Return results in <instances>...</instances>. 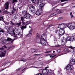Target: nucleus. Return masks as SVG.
Here are the masks:
<instances>
[{
    "label": "nucleus",
    "mask_w": 75,
    "mask_h": 75,
    "mask_svg": "<svg viewBox=\"0 0 75 75\" xmlns=\"http://www.w3.org/2000/svg\"><path fill=\"white\" fill-rule=\"evenodd\" d=\"M1 51V53H0V57H3L5 56L6 54V50H4V48H0Z\"/></svg>",
    "instance_id": "obj_8"
},
{
    "label": "nucleus",
    "mask_w": 75,
    "mask_h": 75,
    "mask_svg": "<svg viewBox=\"0 0 75 75\" xmlns=\"http://www.w3.org/2000/svg\"><path fill=\"white\" fill-rule=\"evenodd\" d=\"M21 29L22 30H24V28H27V26H22L21 27Z\"/></svg>",
    "instance_id": "obj_22"
},
{
    "label": "nucleus",
    "mask_w": 75,
    "mask_h": 75,
    "mask_svg": "<svg viewBox=\"0 0 75 75\" xmlns=\"http://www.w3.org/2000/svg\"><path fill=\"white\" fill-rule=\"evenodd\" d=\"M7 41H11L12 39L10 38H8L6 39Z\"/></svg>",
    "instance_id": "obj_26"
},
{
    "label": "nucleus",
    "mask_w": 75,
    "mask_h": 75,
    "mask_svg": "<svg viewBox=\"0 0 75 75\" xmlns=\"http://www.w3.org/2000/svg\"><path fill=\"white\" fill-rule=\"evenodd\" d=\"M2 75H4V74H2Z\"/></svg>",
    "instance_id": "obj_64"
},
{
    "label": "nucleus",
    "mask_w": 75,
    "mask_h": 75,
    "mask_svg": "<svg viewBox=\"0 0 75 75\" xmlns=\"http://www.w3.org/2000/svg\"><path fill=\"white\" fill-rule=\"evenodd\" d=\"M32 67H33V68H37V67H34V66H32Z\"/></svg>",
    "instance_id": "obj_51"
},
{
    "label": "nucleus",
    "mask_w": 75,
    "mask_h": 75,
    "mask_svg": "<svg viewBox=\"0 0 75 75\" xmlns=\"http://www.w3.org/2000/svg\"><path fill=\"white\" fill-rule=\"evenodd\" d=\"M10 4L8 2H6L4 4V8L6 10H8V7H9V5Z\"/></svg>",
    "instance_id": "obj_13"
},
{
    "label": "nucleus",
    "mask_w": 75,
    "mask_h": 75,
    "mask_svg": "<svg viewBox=\"0 0 75 75\" xmlns=\"http://www.w3.org/2000/svg\"><path fill=\"white\" fill-rule=\"evenodd\" d=\"M62 17H60V18H59V20H61V19H62Z\"/></svg>",
    "instance_id": "obj_42"
},
{
    "label": "nucleus",
    "mask_w": 75,
    "mask_h": 75,
    "mask_svg": "<svg viewBox=\"0 0 75 75\" xmlns=\"http://www.w3.org/2000/svg\"><path fill=\"white\" fill-rule=\"evenodd\" d=\"M53 53H54L55 52V51H53Z\"/></svg>",
    "instance_id": "obj_62"
},
{
    "label": "nucleus",
    "mask_w": 75,
    "mask_h": 75,
    "mask_svg": "<svg viewBox=\"0 0 75 75\" xmlns=\"http://www.w3.org/2000/svg\"><path fill=\"white\" fill-rule=\"evenodd\" d=\"M44 6H39V9L37 10L36 12V14L38 16L40 15L42 12V8Z\"/></svg>",
    "instance_id": "obj_9"
},
{
    "label": "nucleus",
    "mask_w": 75,
    "mask_h": 75,
    "mask_svg": "<svg viewBox=\"0 0 75 75\" xmlns=\"http://www.w3.org/2000/svg\"><path fill=\"white\" fill-rule=\"evenodd\" d=\"M1 43L3 44H5V42H4V40H3L1 42Z\"/></svg>",
    "instance_id": "obj_39"
},
{
    "label": "nucleus",
    "mask_w": 75,
    "mask_h": 75,
    "mask_svg": "<svg viewBox=\"0 0 75 75\" xmlns=\"http://www.w3.org/2000/svg\"><path fill=\"white\" fill-rule=\"evenodd\" d=\"M52 51H47V52H45V53H49V52H51Z\"/></svg>",
    "instance_id": "obj_36"
},
{
    "label": "nucleus",
    "mask_w": 75,
    "mask_h": 75,
    "mask_svg": "<svg viewBox=\"0 0 75 75\" xmlns=\"http://www.w3.org/2000/svg\"><path fill=\"white\" fill-rule=\"evenodd\" d=\"M40 52V50H35V52Z\"/></svg>",
    "instance_id": "obj_34"
},
{
    "label": "nucleus",
    "mask_w": 75,
    "mask_h": 75,
    "mask_svg": "<svg viewBox=\"0 0 75 75\" xmlns=\"http://www.w3.org/2000/svg\"><path fill=\"white\" fill-rule=\"evenodd\" d=\"M4 69H4L1 70V71H0V72H1V71H3V70H4Z\"/></svg>",
    "instance_id": "obj_50"
},
{
    "label": "nucleus",
    "mask_w": 75,
    "mask_h": 75,
    "mask_svg": "<svg viewBox=\"0 0 75 75\" xmlns=\"http://www.w3.org/2000/svg\"><path fill=\"white\" fill-rule=\"evenodd\" d=\"M1 19L0 17V21H1Z\"/></svg>",
    "instance_id": "obj_61"
},
{
    "label": "nucleus",
    "mask_w": 75,
    "mask_h": 75,
    "mask_svg": "<svg viewBox=\"0 0 75 75\" xmlns=\"http://www.w3.org/2000/svg\"><path fill=\"white\" fill-rule=\"evenodd\" d=\"M60 51H61V50H57V52L58 53L60 52Z\"/></svg>",
    "instance_id": "obj_40"
},
{
    "label": "nucleus",
    "mask_w": 75,
    "mask_h": 75,
    "mask_svg": "<svg viewBox=\"0 0 75 75\" xmlns=\"http://www.w3.org/2000/svg\"><path fill=\"white\" fill-rule=\"evenodd\" d=\"M26 17H24L26 19H30V17H31V16H30V15L28 14H27L25 16Z\"/></svg>",
    "instance_id": "obj_18"
},
{
    "label": "nucleus",
    "mask_w": 75,
    "mask_h": 75,
    "mask_svg": "<svg viewBox=\"0 0 75 75\" xmlns=\"http://www.w3.org/2000/svg\"><path fill=\"white\" fill-rule=\"evenodd\" d=\"M66 3H67V2H65L64 3V4H66Z\"/></svg>",
    "instance_id": "obj_60"
},
{
    "label": "nucleus",
    "mask_w": 75,
    "mask_h": 75,
    "mask_svg": "<svg viewBox=\"0 0 75 75\" xmlns=\"http://www.w3.org/2000/svg\"><path fill=\"white\" fill-rule=\"evenodd\" d=\"M56 55H54V56H50V58H54V57H55V56Z\"/></svg>",
    "instance_id": "obj_41"
},
{
    "label": "nucleus",
    "mask_w": 75,
    "mask_h": 75,
    "mask_svg": "<svg viewBox=\"0 0 75 75\" xmlns=\"http://www.w3.org/2000/svg\"><path fill=\"white\" fill-rule=\"evenodd\" d=\"M13 11H17V9H15V8L13 7Z\"/></svg>",
    "instance_id": "obj_29"
},
{
    "label": "nucleus",
    "mask_w": 75,
    "mask_h": 75,
    "mask_svg": "<svg viewBox=\"0 0 75 75\" xmlns=\"http://www.w3.org/2000/svg\"><path fill=\"white\" fill-rule=\"evenodd\" d=\"M30 11V12H33V11H35V8L34 6L33 5L29 7Z\"/></svg>",
    "instance_id": "obj_14"
},
{
    "label": "nucleus",
    "mask_w": 75,
    "mask_h": 75,
    "mask_svg": "<svg viewBox=\"0 0 75 75\" xmlns=\"http://www.w3.org/2000/svg\"><path fill=\"white\" fill-rule=\"evenodd\" d=\"M39 40L38 39L37 41L38 42L41 44L42 45H45L47 44V40H45L44 38H41Z\"/></svg>",
    "instance_id": "obj_4"
},
{
    "label": "nucleus",
    "mask_w": 75,
    "mask_h": 75,
    "mask_svg": "<svg viewBox=\"0 0 75 75\" xmlns=\"http://www.w3.org/2000/svg\"><path fill=\"white\" fill-rule=\"evenodd\" d=\"M31 52H35V50L34 49H33L31 50Z\"/></svg>",
    "instance_id": "obj_27"
},
{
    "label": "nucleus",
    "mask_w": 75,
    "mask_h": 75,
    "mask_svg": "<svg viewBox=\"0 0 75 75\" xmlns=\"http://www.w3.org/2000/svg\"><path fill=\"white\" fill-rule=\"evenodd\" d=\"M40 55V54H34V56H36V55Z\"/></svg>",
    "instance_id": "obj_46"
},
{
    "label": "nucleus",
    "mask_w": 75,
    "mask_h": 75,
    "mask_svg": "<svg viewBox=\"0 0 75 75\" xmlns=\"http://www.w3.org/2000/svg\"><path fill=\"white\" fill-rule=\"evenodd\" d=\"M7 33L8 34H11V35H16V34L14 32V30L9 28L8 29Z\"/></svg>",
    "instance_id": "obj_10"
},
{
    "label": "nucleus",
    "mask_w": 75,
    "mask_h": 75,
    "mask_svg": "<svg viewBox=\"0 0 75 75\" xmlns=\"http://www.w3.org/2000/svg\"><path fill=\"white\" fill-rule=\"evenodd\" d=\"M33 3L37 4L38 7L44 6L45 4V1H38V0H31Z\"/></svg>",
    "instance_id": "obj_3"
},
{
    "label": "nucleus",
    "mask_w": 75,
    "mask_h": 75,
    "mask_svg": "<svg viewBox=\"0 0 75 75\" xmlns=\"http://www.w3.org/2000/svg\"><path fill=\"white\" fill-rule=\"evenodd\" d=\"M68 0H59V1L61 2H64V1H68Z\"/></svg>",
    "instance_id": "obj_31"
},
{
    "label": "nucleus",
    "mask_w": 75,
    "mask_h": 75,
    "mask_svg": "<svg viewBox=\"0 0 75 75\" xmlns=\"http://www.w3.org/2000/svg\"><path fill=\"white\" fill-rule=\"evenodd\" d=\"M58 74H61V72H59V71H58Z\"/></svg>",
    "instance_id": "obj_45"
},
{
    "label": "nucleus",
    "mask_w": 75,
    "mask_h": 75,
    "mask_svg": "<svg viewBox=\"0 0 75 75\" xmlns=\"http://www.w3.org/2000/svg\"><path fill=\"white\" fill-rule=\"evenodd\" d=\"M17 0H13V1L12 2V3H15V2H17Z\"/></svg>",
    "instance_id": "obj_37"
},
{
    "label": "nucleus",
    "mask_w": 75,
    "mask_h": 75,
    "mask_svg": "<svg viewBox=\"0 0 75 75\" xmlns=\"http://www.w3.org/2000/svg\"><path fill=\"white\" fill-rule=\"evenodd\" d=\"M61 25H62V24H59V25H58V27L59 28H61Z\"/></svg>",
    "instance_id": "obj_30"
},
{
    "label": "nucleus",
    "mask_w": 75,
    "mask_h": 75,
    "mask_svg": "<svg viewBox=\"0 0 75 75\" xmlns=\"http://www.w3.org/2000/svg\"><path fill=\"white\" fill-rule=\"evenodd\" d=\"M3 47H4V48H6V46L4 45L3 46Z\"/></svg>",
    "instance_id": "obj_49"
},
{
    "label": "nucleus",
    "mask_w": 75,
    "mask_h": 75,
    "mask_svg": "<svg viewBox=\"0 0 75 75\" xmlns=\"http://www.w3.org/2000/svg\"><path fill=\"white\" fill-rule=\"evenodd\" d=\"M21 20L23 24H24V25H25L26 24V22H25V20H24L25 18L21 17Z\"/></svg>",
    "instance_id": "obj_15"
},
{
    "label": "nucleus",
    "mask_w": 75,
    "mask_h": 75,
    "mask_svg": "<svg viewBox=\"0 0 75 75\" xmlns=\"http://www.w3.org/2000/svg\"><path fill=\"white\" fill-rule=\"evenodd\" d=\"M18 38V37H16V38L13 39V40L11 42V43H13V41H14V40H16V39H17Z\"/></svg>",
    "instance_id": "obj_28"
},
{
    "label": "nucleus",
    "mask_w": 75,
    "mask_h": 75,
    "mask_svg": "<svg viewBox=\"0 0 75 75\" xmlns=\"http://www.w3.org/2000/svg\"><path fill=\"white\" fill-rule=\"evenodd\" d=\"M47 34L45 33L43 34L41 36L39 35H37L36 38L38 40L41 39V38H44L45 40H47Z\"/></svg>",
    "instance_id": "obj_6"
},
{
    "label": "nucleus",
    "mask_w": 75,
    "mask_h": 75,
    "mask_svg": "<svg viewBox=\"0 0 75 75\" xmlns=\"http://www.w3.org/2000/svg\"><path fill=\"white\" fill-rule=\"evenodd\" d=\"M52 25H47V28H50V27H51V26H52Z\"/></svg>",
    "instance_id": "obj_35"
},
{
    "label": "nucleus",
    "mask_w": 75,
    "mask_h": 75,
    "mask_svg": "<svg viewBox=\"0 0 75 75\" xmlns=\"http://www.w3.org/2000/svg\"><path fill=\"white\" fill-rule=\"evenodd\" d=\"M5 11V12H7V11H6V10H5V11Z\"/></svg>",
    "instance_id": "obj_58"
},
{
    "label": "nucleus",
    "mask_w": 75,
    "mask_h": 75,
    "mask_svg": "<svg viewBox=\"0 0 75 75\" xmlns=\"http://www.w3.org/2000/svg\"><path fill=\"white\" fill-rule=\"evenodd\" d=\"M0 18H1V20H4V19L3 18H4V16H1L0 17Z\"/></svg>",
    "instance_id": "obj_32"
},
{
    "label": "nucleus",
    "mask_w": 75,
    "mask_h": 75,
    "mask_svg": "<svg viewBox=\"0 0 75 75\" xmlns=\"http://www.w3.org/2000/svg\"><path fill=\"white\" fill-rule=\"evenodd\" d=\"M59 34L60 35H64V34H65V30L64 29H60L59 30Z\"/></svg>",
    "instance_id": "obj_11"
},
{
    "label": "nucleus",
    "mask_w": 75,
    "mask_h": 75,
    "mask_svg": "<svg viewBox=\"0 0 75 75\" xmlns=\"http://www.w3.org/2000/svg\"><path fill=\"white\" fill-rule=\"evenodd\" d=\"M51 55L50 54H48L47 55V56H48V55Z\"/></svg>",
    "instance_id": "obj_56"
},
{
    "label": "nucleus",
    "mask_w": 75,
    "mask_h": 75,
    "mask_svg": "<svg viewBox=\"0 0 75 75\" xmlns=\"http://www.w3.org/2000/svg\"><path fill=\"white\" fill-rule=\"evenodd\" d=\"M71 18L73 17H74V16H73V15H71Z\"/></svg>",
    "instance_id": "obj_55"
},
{
    "label": "nucleus",
    "mask_w": 75,
    "mask_h": 75,
    "mask_svg": "<svg viewBox=\"0 0 75 75\" xmlns=\"http://www.w3.org/2000/svg\"><path fill=\"white\" fill-rule=\"evenodd\" d=\"M14 30L16 35L14 36L13 37L20 38L21 37V35L20 34V33L18 31V28H15Z\"/></svg>",
    "instance_id": "obj_5"
},
{
    "label": "nucleus",
    "mask_w": 75,
    "mask_h": 75,
    "mask_svg": "<svg viewBox=\"0 0 75 75\" xmlns=\"http://www.w3.org/2000/svg\"><path fill=\"white\" fill-rule=\"evenodd\" d=\"M10 24H11L12 25H16L15 24L13 23V22L11 21H10Z\"/></svg>",
    "instance_id": "obj_24"
},
{
    "label": "nucleus",
    "mask_w": 75,
    "mask_h": 75,
    "mask_svg": "<svg viewBox=\"0 0 75 75\" xmlns=\"http://www.w3.org/2000/svg\"><path fill=\"white\" fill-rule=\"evenodd\" d=\"M22 14L24 16H25L26 15L28 14L27 11H23L22 12Z\"/></svg>",
    "instance_id": "obj_16"
},
{
    "label": "nucleus",
    "mask_w": 75,
    "mask_h": 75,
    "mask_svg": "<svg viewBox=\"0 0 75 75\" xmlns=\"http://www.w3.org/2000/svg\"><path fill=\"white\" fill-rule=\"evenodd\" d=\"M69 48H71V49H73V50H75V47H73L71 46H70V47H69Z\"/></svg>",
    "instance_id": "obj_25"
},
{
    "label": "nucleus",
    "mask_w": 75,
    "mask_h": 75,
    "mask_svg": "<svg viewBox=\"0 0 75 75\" xmlns=\"http://www.w3.org/2000/svg\"><path fill=\"white\" fill-rule=\"evenodd\" d=\"M59 30L55 31V33H59Z\"/></svg>",
    "instance_id": "obj_33"
},
{
    "label": "nucleus",
    "mask_w": 75,
    "mask_h": 75,
    "mask_svg": "<svg viewBox=\"0 0 75 75\" xmlns=\"http://www.w3.org/2000/svg\"><path fill=\"white\" fill-rule=\"evenodd\" d=\"M67 27H68L70 30L72 31V30H74L75 28V24L74 23H69L67 25Z\"/></svg>",
    "instance_id": "obj_7"
},
{
    "label": "nucleus",
    "mask_w": 75,
    "mask_h": 75,
    "mask_svg": "<svg viewBox=\"0 0 75 75\" xmlns=\"http://www.w3.org/2000/svg\"><path fill=\"white\" fill-rule=\"evenodd\" d=\"M29 27L30 28H31V26H29Z\"/></svg>",
    "instance_id": "obj_63"
},
{
    "label": "nucleus",
    "mask_w": 75,
    "mask_h": 75,
    "mask_svg": "<svg viewBox=\"0 0 75 75\" xmlns=\"http://www.w3.org/2000/svg\"><path fill=\"white\" fill-rule=\"evenodd\" d=\"M20 69V68H19L18 69H16L17 71H19Z\"/></svg>",
    "instance_id": "obj_47"
},
{
    "label": "nucleus",
    "mask_w": 75,
    "mask_h": 75,
    "mask_svg": "<svg viewBox=\"0 0 75 75\" xmlns=\"http://www.w3.org/2000/svg\"><path fill=\"white\" fill-rule=\"evenodd\" d=\"M21 22L19 23H17L15 24V26H17V27H20V25H21Z\"/></svg>",
    "instance_id": "obj_20"
},
{
    "label": "nucleus",
    "mask_w": 75,
    "mask_h": 75,
    "mask_svg": "<svg viewBox=\"0 0 75 75\" xmlns=\"http://www.w3.org/2000/svg\"><path fill=\"white\" fill-rule=\"evenodd\" d=\"M60 13H61V12H59L58 13V14H60Z\"/></svg>",
    "instance_id": "obj_54"
},
{
    "label": "nucleus",
    "mask_w": 75,
    "mask_h": 75,
    "mask_svg": "<svg viewBox=\"0 0 75 75\" xmlns=\"http://www.w3.org/2000/svg\"><path fill=\"white\" fill-rule=\"evenodd\" d=\"M30 22H31L30 21H29L27 22H26V25H25L26 26V25H28V24H30Z\"/></svg>",
    "instance_id": "obj_21"
},
{
    "label": "nucleus",
    "mask_w": 75,
    "mask_h": 75,
    "mask_svg": "<svg viewBox=\"0 0 75 75\" xmlns=\"http://www.w3.org/2000/svg\"><path fill=\"white\" fill-rule=\"evenodd\" d=\"M41 71L43 74H48V73H50L49 70L48 69H42Z\"/></svg>",
    "instance_id": "obj_12"
},
{
    "label": "nucleus",
    "mask_w": 75,
    "mask_h": 75,
    "mask_svg": "<svg viewBox=\"0 0 75 75\" xmlns=\"http://www.w3.org/2000/svg\"><path fill=\"white\" fill-rule=\"evenodd\" d=\"M15 18H17V16H15Z\"/></svg>",
    "instance_id": "obj_57"
},
{
    "label": "nucleus",
    "mask_w": 75,
    "mask_h": 75,
    "mask_svg": "<svg viewBox=\"0 0 75 75\" xmlns=\"http://www.w3.org/2000/svg\"><path fill=\"white\" fill-rule=\"evenodd\" d=\"M59 9H57L56 10V11H59Z\"/></svg>",
    "instance_id": "obj_53"
},
{
    "label": "nucleus",
    "mask_w": 75,
    "mask_h": 75,
    "mask_svg": "<svg viewBox=\"0 0 75 75\" xmlns=\"http://www.w3.org/2000/svg\"><path fill=\"white\" fill-rule=\"evenodd\" d=\"M23 7V6H21V7H20L19 8H22Z\"/></svg>",
    "instance_id": "obj_59"
},
{
    "label": "nucleus",
    "mask_w": 75,
    "mask_h": 75,
    "mask_svg": "<svg viewBox=\"0 0 75 75\" xmlns=\"http://www.w3.org/2000/svg\"><path fill=\"white\" fill-rule=\"evenodd\" d=\"M75 64V60L73 59H72L70 62V64H68L65 68L66 71H71L74 69V67L73 66L71 65V64Z\"/></svg>",
    "instance_id": "obj_2"
},
{
    "label": "nucleus",
    "mask_w": 75,
    "mask_h": 75,
    "mask_svg": "<svg viewBox=\"0 0 75 75\" xmlns=\"http://www.w3.org/2000/svg\"><path fill=\"white\" fill-rule=\"evenodd\" d=\"M65 24L62 23L61 25V27H60V29H64L65 28Z\"/></svg>",
    "instance_id": "obj_17"
},
{
    "label": "nucleus",
    "mask_w": 75,
    "mask_h": 75,
    "mask_svg": "<svg viewBox=\"0 0 75 75\" xmlns=\"http://www.w3.org/2000/svg\"><path fill=\"white\" fill-rule=\"evenodd\" d=\"M20 61H23V62H26L27 60L24 59H21Z\"/></svg>",
    "instance_id": "obj_23"
},
{
    "label": "nucleus",
    "mask_w": 75,
    "mask_h": 75,
    "mask_svg": "<svg viewBox=\"0 0 75 75\" xmlns=\"http://www.w3.org/2000/svg\"><path fill=\"white\" fill-rule=\"evenodd\" d=\"M68 50V49L67 48H66L64 49L65 51H67Z\"/></svg>",
    "instance_id": "obj_38"
},
{
    "label": "nucleus",
    "mask_w": 75,
    "mask_h": 75,
    "mask_svg": "<svg viewBox=\"0 0 75 75\" xmlns=\"http://www.w3.org/2000/svg\"><path fill=\"white\" fill-rule=\"evenodd\" d=\"M72 12H71L70 13V16H72Z\"/></svg>",
    "instance_id": "obj_44"
},
{
    "label": "nucleus",
    "mask_w": 75,
    "mask_h": 75,
    "mask_svg": "<svg viewBox=\"0 0 75 75\" xmlns=\"http://www.w3.org/2000/svg\"><path fill=\"white\" fill-rule=\"evenodd\" d=\"M75 41V34H73L71 36L70 35L67 36V38H64L63 40L62 39V42H64V44H65L67 41Z\"/></svg>",
    "instance_id": "obj_1"
},
{
    "label": "nucleus",
    "mask_w": 75,
    "mask_h": 75,
    "mask_svg": "<svg viewBox=\"0 0 75 75\" xmlns=\"http://www.w3.org/2000/svg\"><path fill=\"white\" fill-rule=\"evenodd\" d=\"M25 69H26V68H24L21 71H24V70H25Z\"/></svg>",
    "instance_id": "obj_52"
},
{
    "label": "nucleus",
    "mask_w": 75,
    "mask_h": 75,
    "mask_svg": "<svg viewBox=\"0 0 75 75\" xmlns=\"http://www.w3.org/2000/svg\"><path fill=\"white\" fill-rule=\"evenodd\" d=\"M48 68V67H46L45 68V69H47V68Z\"/></svg>",
    "instance_id": "obj_48"
},
{
    "label": "nucleus",
    "mask_w": 75,
    "mask_h": 75,
    "mask_svg": "<svg viewBox=\"0 0 75 75\" xmlns=\"http://www.w3.org/2000/svg\"><path fill=\"white\" fill-rule=\"evenodd\" d=\"M31 33H32V30H31L29 31V34L28 35V37H30L31 36Z\"/></svg>",
    "instance_id": "obj_19"
},
{
    "label": "nucleus",
    "mask_w": 75,
    "mask_h": 75,
    "mask_svg": "<svg viewBox=\"0 0 75 75\" xmlns=\"http://www.w3.org/2000/svg\"><path fill=\"white\" fill-rule=\"evenodd\" d=\"M0 32H1L2 33H4V31L3 30H1L0 31Z\"/></svg>",
    "instance_id": "obj_43"
}]
</instances>
